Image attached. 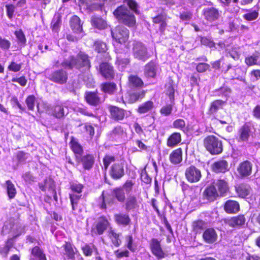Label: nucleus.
<instances>
[{
	"mask_svg": "<svg viewBox=\"0 0 260 260\" xmlns=\"http://www.w3.org/2000/svg\"><path fill=\"white\" fill-rule=\"evenodd\" d=\"M210 64L205 62H200L197 64L196 70L199 73H204L209 69Z\"/></svg>",
	"mask_w": 260,
	"mask_h": 260,
	"instance_id": "13d9d810",
	"label": "nucleus"
},
{
	"mask_svg": "<svg viewBox=\"0 0 260 260\" xmlns=\"http://www.w3.org/2000/svg\"><path fill=\"white\" fill-rule=\"evenodd\" d=\"M126 246L127 248L132 252H135L136 250V246H133V239L132 235H127L125 237Z\"/></svg>",
	"mask_w": 260,
	"mask_h": 260,
	"instance_id": "052dcab7",
	"label": "nucleus"
},
{
	"mask_svg": "<svg viewBox=\"0 0 260 260\" xmlns=\"http://www.w3.org/2000/svg\"><path fill=\"white\" fill-rule=\"evenodd\" d=\"M123 132L121 126H117L111 132L110 135L113 138H118L122 136Z\"/></svg>",
	"mask_w": 260,
	"mask_h": 260,
	"instance_id": "864d4df0",
	"label": "nucleus"
},
{
	"mask_svg": "<svg viewBox=\"0 0 260 260\" xmlns=\"http://www.w3.org/2000/svg\"><path fill=\"white\" fill-rule=\"evenodd\" d=\"M224 209L228 213H236L239 211L240 205L238 202L230 200L225 202Z\"/></svg>",
	"mask_w": 260,
	"mask_h": 260,
	"instance_id": "aec40b11",
	"label": "nucleus"
},
{
	"mask_svg": "<svg viewBox=\"0 0 260 260\" xmlns=\"http://www.w3.org/2000/svg\"><path fill=\"white\" fill-rule=\"evenodd\" d=\"M133 54L135 58L145 62L151 57L147 46L141 42H135L133 45Z\"/></svg>",
	"mask_w": 260,
	"mask_h": 260,
	"instance_id": "20e7f679",
	"label": "nucleus"
},
{
	"mask_svg": "<svg viewBox=\"0 0 260 260\" xmlns=\"http://www.w3.org/2000/svg\"><path fill=\"white\" fill-rule=\"evenodd\" d=\"M204 199L209 202H213L218 197V194L214 186H210L206 188L203 193Z\"/></svg>",
	"mask_w": 260,
	"mask_h": 260,
	"instance_id": "f3484780",
	"label": "nucleus"
},
{
	"mask_svg": "<svg viewBox=\"0 0 260 260\" xmlns=\"http://www.w3.org/2000/svg\"><path fill=\"white\" fill-rule=\"evenodd\" d=\"M70 25L72 30L76 33H80L82 31L81 20L76 15L73 16L70 20Z\"/></svg>",
	"mask_w": 260,
	"mask_h": 260,
	"instance_id": "a878e982",
	"label": "nucleus"
},
{
	"mask_svg": "<svg viewBox=\"0 0 260 260\" xmlns=\"http://www.w3.org/2000/svg\"><path fill=\"white\" fill-rule=\"evenodd\" d=\"M252 135V127L250 124L245 123L238 131L237 140L238 142L243 144H251L249 142L251 136Z\"/></svg>",
	"mask_w": 260,
	"mask_h": 260,
	"instance_id": "423d86ee",
	"label": "nucleus"
},
{
	"mask_svg": "<svg viewBox=\"0 0 260 260\" xmlns=\"http://www.w3.org/2000/svg\"><path fill=\"white\" fill-rule=\"evenodd\" d=\"M108 222L106 219H101L98 222L96 228L99 235H102L107 229Z\"/></svg>",
	"mask_w": 260,
	"mask_h": 260,
	"instance_id": "c03bdc74",
	"label": "nucleus"
},
{
	"mask_svg": "<svg viewBox=\"0 0 260 260\" xmlns=\"http://www.w3.org/2000/svg\"><path fill=\"white\" fill-rule=\"evenodd\" d=\"M150 248L152 253L158 259H162L166 256V254L163 251L160 241L155 238H152L150 242Z\"/></svg>",
	"mask_w": 260,
	"mask_h": 260,
	"instance_id": "9b49d317",
	"label": "nucleus"
},
{
	"mask_svg": "<svg viewBox=\"0 0 260 260\" xmlns=\"http://www.w3.org/2000/svg\"><path fill=\"white\" fill-rule=\"evenodd\" d=\"M109 234L110 237L112 238V243L116 247L119 246L121 243V241L119 239L120 235L116 233L113 230L111 231Z\"/></svg>",
	"mask_w": 260,
	"mask_h": 260,
	"instance_id": "603ef678",
	"label": "nucleus"
},
{
	"mask_svg": "<svg viewBox=\"0 0 260 260\" xmlns=\"http://www.w3.org/2000/svg\"><path fill=\"white\" fill-rule=\"evenodd\" d=\"M116 85L114 83H108L103 85L102 89L105 93H113L116 90Z\"/></svg>",
	"mask_w": 260,
	"mask_h": 260,
	"instance_id": "de8ad7c7",
	"label": "nucleus"
},
{
	"mask_svg": "<svg viewBox=\"0 0 260 260\" xmlns=\"http://www.w3.org/2000/svg\"><path fill=\"white\" fill-rule=\"evenodd\" d=\"M115 160V157L114 156L106 155L103 158V164L105 170L106 171L110 164Z\"/></svg>",
	"mask_w": 260,
	"mask_h": 260,
	"instance_id": "bf43d9fd",
	"label": "nucleus"
},
{
	"mask_svg": "<svg viewBox=\"0 0 260 260\" xmlns=\"http://www.w3.org/2000/svg\"><path fill=\"white\" fill-rule=\"evenodd\" d=\"M204 146L212 155L220 154L223 151L222 141L214 136H209L204 141Z\"/></svg>",
	"mask_w": 260,
	"mask_h": 260,
	"instance_id": "7ed1b4c3",
	"label": "nucleus"
},
{
	"mask_svg": "<svg viewBox=\"0 0 260 260\" xmlns=\"http://www.w3.org/2000/svg\"><path fill=\"white\" fill-rule=\"evenodd\" d=\"M214 184L217 187L221 196H223L229 189L227 182L223 179H219L214 182Z\"/></svg>",
	"mask_w": 260,
	"mask_h": 260,
	"instance_id": "e433bc0d",
	"label": "nucleus"
},
{
	"mask_svg": "<svg viewBox=\"0 0 260 260\" xmlns=\"http://www.w3.org/2000/svg\"><path fill=\"white\" fill-rule=\"evenodd\" d=\"M64 69L72 70L74 68L80 70L82 68L89 70L91 67L88 55L85 52L80 51L76 56L70 55L61 63Z\"/></svg>",
	"mask_w": 260,
	"mask_h": 260,
	"instance_id": "f03ea898",
	"label": "nucleus"
},
{
	"mask_svg": "<svg viewBox=\"0 0 260 260\" xmlns=\"http://www.w3.org/2000/svg\"><path fill=\"white\" fill-rule=\"evenodd\" d=\"M200 80V75L197 73H193L190 78V82L192 86H196L199 85Z\"/></svg>",
	"mask_w": 260,
	"mask_h": 260,
	"instance_id": "338daca9",
	"label": "nucleus"
},
{
	"mask_svg": "<svg viewBox=\"0 0 260 260\" xmlns=\"http://www.w3.org/2000/svg\"><path fill=\"white\" fill-rule=\"evenodd\" d=\"M7 194L10 200L14 199L17 193L14 184L11 180H7L5 183Z\"/></svg>",
	"mask_w": 260,
	"mask_h": 260,
	"instance_id": "2f4dec72",
	"label": "nucleus"
},
{
	"mask_svg": "<svg viewBox=\"0 0 260 260\" xmlns=\"http://www.w3.org/2000/svg\"><path fill=\"white\" fill-rule=\"evenodd\" d=\"M165 87L166 94L168 95L169 98H174L175 96V89L173 85L170 83H169L166 85Z\"/></svg>",
	"mask_w": 260,
	"mask_h": 260,
	"instance_id": "0e129e2a",
	"label": "nucleus"
},
{
	"mask_svg": "<svg viewBox=\"0 0 260 260\" xmlns=\"http://www.w3.org/2000/svg\"><path fill=\"white\" fill-rule=\"evenodd\" d=\"M181 141L180 134L179 133H174L168 138L167 144L168 147L173 148L178 144Z\"/></svg>",
	"mask_w": 260,
	"mask_h": 260,
	"instance_id": "bb28decb",
	"label": "nucleus"
},
{
	"mask_svg": "<svg viewBox=\"0 0 260 260\" xmlns=\"http://www.w3.org/2000/svg\"><path fill=\"white\" fill-rule=\"evenodd\" d=\"M252 168V163L249 160H245L239 165L237 171L241 177H246L251 174Z\"/></svg>",
	"mask_w": 260,
	"mask_h": 260,
	"instance_id": "4468645a",
	"label": "nucleus"
},
{
	"mask_svg": "<svg viewBox=\"0 0 260 260\" xmlns=\"http://www.w3.org/2000/svg\"><path fill=\"white\" fill-rule=\"evenodd\" d=\"M48 79L58 84H63L68 80V73L63 69H58L51 73Z\"/></svg>",
	"mask_w": 260,
	"mask_h": 260,
	"instance_id": "9d476101",
	"label": "nucleus"
},
{
	"mask_svg": "<svg viewBox=\"0 0 260 260\" xmlns=\"http://www.w3.org/2000/svg\"><path fill=\"white\" fill-rule=\"evenodd\" d=\"M6 8L7 15L8 18L9 19H12L13 16V14L15 12V9L16 7L14 5H13V4H9V5H7L6 6Z\"/></svg>",
	"mask_w": 260,
	"mask_h": 260,
	"instance_id": "774afa93",
	"label": "nucleus"
},
{
	"mask_svg": "<svg viewBox=\"0 0 260 260\" xmlns=\"http://www.w3.org/2000/svg\"><path fill=\"white\" fill-rule=\"evenodd\" d=\"M30 154L25 152L23 151H19L16 154V159L18 162V165L19 164H24L26 160L29 157Z\"/></svg>",
	"mask_w": 260,
	"mask_h": 260,
	"instance_id": "37998d69",
	"label": "nucleus"
},
{
	"mask_svg": "<svg viewBox=\"0 0 260 260\" xmlns=\"http://www.w3.org/2000/svg\"><path fill=\"white\" fill-rule=\"evenodd\" d=\"M64 252V255H66L68 259L74 260L75 258V252L74 251L72 245L70 243H66L63 245Z\"/></svg>",
	"mask_w": 260,
	"mask_h": 260,
	"instance_id": "58836bf2",
	"label": "nucleus"
},
{
	"mask_svg": "<svg viewBox=\"0 0 260 260\" xmlns=\"http://www.w3.org/2000/svg\"><path fill=\"white\" fill-rule=\"evenodd\" d=\"M250 187L247 184H241L236 188V192L239 197L245 198L247 197L250 192Z\"/></svg>",
	"mask_w": 260,
	"mask_h": 260,
	"instance_id": "473e14b6",
	"label": "nucleus"
},
{
	"mask_svg": "<svg viewBox=\"0 0 260 260\" xmlns=\"http://www.w3.org/2000/svg\"><path fill=\"white\" fill-rule=\"evenodd\" d=\"M81 195L75 193L70 194V199L71 200L73 210L75 211L77 209V205L78 204L79 201L81 198Z\"/></svg>",
	"mask_w": 260,
	"mask_h": 260,
	"instance_id": "8fccbe9b",
	"label": "nucleus"
},
{
	"mask_svg": "<svg viewBox=\"0 0 260 260\" xmlns=\"http://www.w3.org/2000/svg\"><path fill=\"white\" fill-rule=\"evenodd\" d=\"M245 218L243 215H240L226 219L225 223L231 227L239 228L245 224Z\"/></svg>",
	"mask_w": 260,
	"mask_h": 260,
	"instance_id": "dca6fc26",
	"label": "nucleus"
},
{
	"mask_svg": "<svg viewBox=\"0 0 260 260\" xmlns=\"http://www.w3.org/2000/svg\"><path fill=\"white\" fill-rule=\"evenodd\" d=\"M185 175L187 180L190 183L198 182L202 178L200 170L194 166H191L186 169Z\"/></svg>",
	"mask_w": 260,
	"mask_h": 260,
	"instance_id": "1a4fd4ad",
	"label": "nucleus"
},
{
	"mask_svg": "<svg viewBox=\"0 0 260 260\" xmlns=\"http://www.w3.org/2000/svg\"><path fill=\"white\" fill-rule=\"evenodd\" d=\"M258 16V13L256 11H253L249 13L245 14L243 17V18L247 21H253L257 18Z\"/></svg>",
	"mask_w": 260,
	"mask_h": 260,
	"instance_id": "6e6d98bb",
	"label": "nucleus"
},
{
	"mask_svg": "<svg viewBox=\"0 0 260 260\" xmlns=\"http://www.w3.org/2000/svg\"><path fill=\"white\" fill-rule=\"evenodd\" d=\"M12 236L13 238H16L18 236L24 233V226L21 223L12 221Z\"/></svg>",
	"mask_w": 260,
	"mask_h": 260,
	"instance_id": "7c9ffc66",
	"label": "nucleus"
},
{
	"mask_svg": "<svg viewBox=\"0 0 260 260\" xmlns=\"http://www.w3.org/2000/svg\"><path fill=\"white\" fill-rule=\"evenodd\" d=\"M29 260H47V258L44 251L36 246L31 250Z\"/></svg>",
	"mask_w": 260,
	"mask_h": 260,
	"instance_id": "412c9836",
	"label": "nucleus"
},
{
	"mask_svg": "<svg viewBox=\"0 0 260 260\" xmlns=\"http://www.w3.org/2000/svg\"><path fill=\"white\" fill-rule=\"evenodd\" d=\"M158 65L153 60L147 63L144 67V75L148 78H154L156 75Z\"/></svg>",
	"mask_w": 260,
	"mask_h": 260,
	"instance_id": "2eb2a0df",
	"label": "nucleus"
},
{
	"mask_svg": "<svg viewBox=\"0 0 260 260\" xmlns=\"http://www.w3.org/2000/svg\"><path fill=\"white\" fill-rule=\"evenodd\" d=\"M225 101L220 100H217L213 102L210 108V113L213 114L217 111L219 109L222 108L223 105L224 104Z\"/></svg>",
	"mask_w": 260,
	"mask_h": 260,
	"instance_id": "79ce46f5",
	"label": "nucleus"
},
{
	"mask_svg": "<svg viewBox=\"0 0 260 260\" xmlns=\"http://www.w3.org/2000/svg\"><path fill=\"white\" fill-rule=\"evenodd\" d=\"M203 15L204 19L210 22L215 21L220 16L218 10L214 7L204 8L203 10Z\"/></svg>",
	"mask_w": 260,
	"mask_h": 260,
	"instance_id": "ddd939ff",
	"label": "nucleus"
},
{
	"mask_svg": "<svg viewBox=\"0 0 260 260\" xmlns=\"http://www.w3.org/2000/svg\"><path fill=\"white\" fill-rule=\"evenodd\" d=\"M93 48L94 50L99 53L101 56L103 54H104V56L108 55V54L106 53L107 50V45L101 40H98L95 41L93 44ZM98 55H99V54Z\"/></svg>",
	"mask_w": 260,
	"mask_h": 260,
	"instance_id": "393cba45",
	"label": "nucleus"
},
{
	"mask_svg": "<svg viewBox=\"0 0 260 260\" xmlns=\"http://www.w3.org/2000/svg\"><path fill=\"white\" fill-rule=\"evenodd\" d=\"M82 250L84 254L87 256H90L93 252H95L96 255L99 254L96 247L93 244H85L82 247Z\"/></svg>",
	"mask_w": 260,
	"mask_h": 260,
	"instance_id": "c9c22d12",
	"label": "nucleus"
},
{
	"mask_svg": "<svg viewBox=\"0 0 260 260\" xmlns=\"http://www.w3.org/2000/svg\"><path fill=\"white\" fill-rule=\"evenodd\" d=\"M83 80L87 87H91L94 86V81L91 75L89 74L84 75Z\"/></svg>",
	"mask_w": 260,
	"mask_h": 260,
	"instance_id": "5fc2aeb1",
	"label": "nucleus"
},
{
	"mask_svg": "<svg viewBox=\"0 0 260 260\" xmlns=\"http://www.w3.org/2000/svg\"><path fill=\"white\" fill-rule=\"evenodd\" d=\"M203 237L205 241L208 243L215 242L217 238L216 231L213 228L206 229L203 233Z\"/></svg>",
	"mask_w": 260,
	"mask_h": 260,
	"instance_id": "6ab92c4d",
	"label": "nucleus"
},
{
	"mask_svg": "<svg viewBox=\"0 0 260 260\" xmlns=\"http://www.w3.org/2000/svg\"><path fill=\"white\" fill-rule=\"evenodd\" d=\"M112 192L115 199L120 203H123L125 200V192L123 188L120 187H116L114 188Z\"/></svg>",
	"mask_w": 260,
	"mask_h": 260,
	"instance_id": "f704fd0d",
	"label": "nucleus"
},
{
	"mask_svg": "<svg viewBox=\"0 0 260 260\" xmlns=\"http://www.w3.org/2000/svg\"><path fill=\"white\" fill-rule=\"evenodd\" d=\"M166 18V14L164 12H162L160 14L153 18V22L155 23H159L161 22V25L164 24V22Z\"/></svg>",
	"mask_w": 260,
	"mask_h": 260,
	"instance_id": "e2e57ef3",
	"label": "nucleus"
},
{
	"mask_svg": "<svg viewBox=\"0 0 260 260\" xmlns=\"http://www.w3.org/2000/svg\"><path fill=\"white\" fill-rule=\"evenodd\" d=\"M100 198L102 200L100 208L102 209H106L107 204L109 206H112L115 202V198L112 191L111 194H108L106 197L104 196L103 191Z\"/></svg>",
	"mask_w": 260,
	"mask_h": 260,
	"instance_id": "5701e85b",
	"label": "nucleus"
},
{
	"mask_svg": "<svg viewBox=\"0 0 260 260\" xmlns=\"http://www.w3.org/2000/svg\"><path fill=\"white\" fill-rule=\"evenodd\" d=\"M193 230L196 233H201L206 228V223L202 220L193 221L192 223Z\"/></svg>",
	"mask_w": 260,
	"mask_h": 260,
	"instance_id": "ea45409f",
	"label": "nucleus"
},
{
	"mask_svg": "<svg viewBox=\"0 0 260 260\" xmlns=\"http://www.w3.org/2000/svg\"><path fill=\"white\" fill-rule=\"evenodd\" d=\"M200 41L201 44L203 45H204L211 48H216V47H215L216 44L210 38H207L206 37H201Z\"/></svg>",
	"mask_w": 260,
	"mask_h": 260,
	"instance_id": "3c124183",
	"label": "nucleus"
},
{
	"mask_svg": "<svg viewBox=\"0 0 260 260\" xmlns=\"http://www.w3.org/2000/svg\"><path fill=\"white\" fill-rule=\"evenodd\" d=\"M122 5L118 7L113 12V15L119 23L129 28L135 27L136 18L134 13H140L139 6L135 0H124Z\"/></svg>",
	"mask_w": 260,
	"mask_h": 260,
	"instance_id": "f257e3e1",
	"label": "nucleus"
},
{
	"mask_svg": "<svg viewBox=\"0 0 260 260\" xmlns=\"http://www.w3.org/2000/svg\"><path fill=\"white\" fill-rule=\"evenodd\" d=\"M260 58V52L255 51L252 55H248L245 58V62L248 66L260 64L258 59Z\"/></svg>",
	"mask_w": 260,
	"mask_h": 260,
	"instance_id": "b1692460",
	"label": "nucleus"
},
{
	"mask_svg": "<svg viewBox=\"0 0 260 260\" xmlns=\"http://www.w3.org/2000/svg\"><path fill=\"white\" fill-rule=\"evenodd\" d=\"M129 30L123 25H118L111 30V36L113 39L122 44L127 41L129 38Z\"/></svg>",
	"mask_w": 260,
	"mask_h": 260,
	"instance_id": "0eeeda50",
	"label": "nucleus"
},
{
	"mask_svg": "<svg viewBox=\"0 0 260 260\" xmlns=\"http://www.w3.org/2000/svg\"><path fill=\"white\" fill-rule=\"evenodd\" d=\"M137 206V199L134 196H129L126 200L125 209L127 211L134 209Z\"/></svg>",
	"mask_w": 260,
	"mask_h": 260,
	"instance_id": "a19ab883",
	"label": "nucleus"
},
{
	"mask_svg": "<svg viewBox=\"0 0 260 260\" xmlns=\"http://www.w3.org/2000/svg\"><path fill=\"white\" fill-rule=\"evenodd\" d=\"M232 90L228 86H222L220 88L216 89L213 94V96H222L229 98L231 94Z\"/></svg>",
	"mask_w": 260,
	"mask_h": 260,
	"instance_id": "72a5a7b5",
	"label": "nucleus"
},
{
	"mask_svg": "<svg viewBox=\"0 0 260 260\" xmlns=\"http://www.w3.org/2000/svg\"><path fill=\"white\" fill-rule=\"evenodd\" d=\"M109 174L113 179H121L124 175V165L121 162L113 164L110 167Z\"/></svg>",
	"mask_w": 260,
	"mask_h": 260,
	"instance_id": "f8f14e48",
	"label": "nucleus"
},
{
	"mask_svg": "<svg viewBox=\"0 0 260 260\" xmlns=\"http://www.w3.org/2000/svg\"><path fill=\"white\" fill-rule=\"evenodd\" d=\"M54 115L57 118H61L64 115V108L62 106L56 105L54 109Z\"/></svg>",
	"mask_w": 260,
	"mask_h": 260,
	"instance_id": "680f3d73",
	"label": "nucleus"
},
{
	"mask_svg": "<svg viewBox=\"0 0 260 260\" xmlns=\"http://www.w3.org/2000/svg\"><path fill=\"white\" fill-rule=\"evenodd\" d=\"M92 25L99 29H104L107 27V22L102 18L93 16L91 18Z\"/></svg>",
	"mask_w": 260,
	"mask_h": 260,
	"instance_id": "c756f323",
	"label": "nucleus"
},
{
	"mask_svg": "<svg viewBox=\"0 0 260 260\" xmlns=\"http://www.w3.org/2000/svg\"><path fill=\"white\" fill-rule=\"evenodd\" d=\"M71 147L75 154V158L77 155H82L83 153V149L82 146L77 141L72 140L70 142Z\"/></svg>",
	"mask_w": 260,
	"mask_h": 260,
	"instance_id": "4c0bfd02",
	"label": "nucleus"
},
{
	"mask_svg": "<svg viewBox=\"0 0 260 260\" xmlns=\"http://www.w3.org/2000/svg\"><path fill=\"white\" fill-rule=\"evenodd\" d=\"M110 112L111 118L115 121L122 120L125 115L124 111L116 106H111Z\"/></svg>",
	"mask_w": 260,
	"mask_h": 260,
	"instance_id": "a211bd4d",
	"label": "nucleus"
},
{
	"mask_svg": "<svg viewBox=\"0 0 260 260\" xmlns=\"http://www.w3.org/2000/svg\"><path fill=\"white\" fill-rule=\"evenodd\" d=\"M170 160L171 163L176 165L182 161V150L178 148L174 150L170 155Z\"/></svg>",
	"mask_w": 260,
	"mask_h": 260,
	"instance_id": "c85d7f7f",
	"label": "nucleus"
},
{
	"mask_svg": "<svg viewBox=\"0 0 260 260\" xmlns=\"http://www.w3.org/2000/svg\"><path fill=\"white\" fill-rule=\"evenodd\" d=\"M14 34L18 40V44L24 46L26 44V39L22 30L21 29L16 30Z\"/></svg>",
	"mask_w": 260,
	"mask_h": 260,
	"instance_id": "09e8293b",
	"label": "nucleus"
},
{
	"mask_svg": "<svg viewBox=\"0 0 260 260\" xmlns=\"http://www.w3.org/2000/svg\"><path fill=\"white\" fill-rule=\"evenodd\" d=\"M114 219L116 223L123 226H127L131 222V219L127 214H116L114 215Z\"/></svg>",
	"mask_w": 260,
	"mask_h": 260,
	"instance_id": "cd10ccee",
	"label": "nucleus"
},
{
	"mask_svg": "<svg viewBox=\"0 0 260 260\" xmlns=\"http://www.w3.org/2000/svg\"><path fill=\"white\" fill-rule=\"evenodd\" d=\"M95 157L93 154L87 153L82 155H77L75 160L78 165H81L84 171L91 170L95 163Z\"/></svg>",
	"mask_w": 260,
	"mask_h": 260,
	"instance_id": "6e6552de",
	"label": "nucleus"
},
{
	"mask_svg": "<svg viewBox=\"0 0 260 260\" xmlns=\"http://www.w3.org/2000/svg\"><path fill=\"white\" fill-rule=\"evenodd\" d=\"M11 46V42L0 36V47L3 50H8Z\"/></svg>",
	"mask_w": 260,
	"mask_h": 260,
	"instance_id": "69168bd1",
	"label": "nucleus"
},
{
	"mask_svg": "<svg viewBox=\"0 0 260 260\" xmlns=\"http://www.w3.org/2000/svg\"><path fill=\"white\" fill-rule=\"evenodd\" d=\"M2 234L3 235L11 233L12 234V221L5 222L2 230Z\"/></svg>",
	"mask_w": 260,
	"mask_h": 260,
	"instance_id": "4d7b16f0",
	"label": "nucleus"
},
{
	"mask_svg": "<svg viewBox=\"0 0 260 260\" xmlns=\"http://www.w3.org/2000/svg\"><path fill=\"white\" fill-rule=\"evenodd\" d=\"M153 103L151 101H147L141 105L138 108V112L140 113H145L152 109Z\"/></svg>",
	"mask_w": 260,
	"mask_h": 260,
	"instance_id": "a18cd8bd",
	"label": "nucleus"
},
{
	"mask_svg": "<svg viewBox=\"0 0 260 260\" xmlns=\"http://www.w3.org/2000/svg\"><path fill=\"white\" fill-rule=\"evenodd\" d=\"M129 82L131 85L136 87H140L143 85L141 78L137 76H131L129 77Z\"/></svg>",
	"mask_w": 260,
	"mask_h": 260,
	"instance_id": "49530a36",
	"label": "nucleus"
},
{
	"mask_svg": "<svg viewBox=\"0 0 260 260\" xmlns=\"http://www.w3.org/2000/svg\"><path fill=\"white\" fill-rule=\"evenodd\" d=\"M95 67H99V71L102 76L107 80H111L114 77L113 67L109 63L102 60L101 55H97L95 59Z\"/></svg>",
	"mask_w": 260,
	"mask_h": 260,
	"instance_id": "39448f33",
	"label": "nucleus"
},
{
	"mask_svg": "<svg viewBox=\"0 0 260 260\" xmlns=\"http://www.w3.org/2000/svg\"><path fill=\"white\" fill-rule=\"evenodd\" d=\"M212 169L216 173L225 172L228 170V163L225 160L216 161L212 165Z\"/></svg>",
	"mask_w": 260,
	"mask_h": 260,
	"instance_id": "4be33fe9",
	"label": "nucleus"
}]
</instances>
